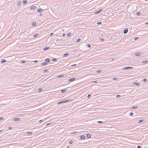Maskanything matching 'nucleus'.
I'll use <instances>...</instances> for the list:
<instances>
[{"label":"nucleus","mask_w":148,"mask_h":148,"mask_svg":"<svg viewBox=\"0 0 148 148\" xmlns=\"http://www.w3.org/2000/svg\"><path fill=\"white\" fill-rule=\"evenodd\" d=\"M80 40H81V39L80 38H78L77 40V42H79L80 41Z\"/></svg>","instance_id":"c9c22d12"},{"label":"nucleus","mask_w":148,"mask_h":148,"mask_svg":"<svg viewBox=\"0 0 148 148\" xmlns=\"http://www.w3.org/2000/svg\"><path fill=\"white\" fill-rule=\"evenodd\" d=\"M57 58H53L52 60L53 61H56L57 60Z\"/></svg>","instance_id":"cd10ccee"},{"label":"nucleus","mask_w":148,"mask_h":148,"mask_svg":"<svg viewBox=\"0 0 148 148\" xmlns=\"http://www.w3.org/2000/svg\"><path fill=\"white\" fill-rule=\"evenodd\" d=\"M76 79V78L75 77L71 78L69 79V81L70 82H72L74 81Z\"/></svg>","instance_id":"20e7f679"},{"label":"nucleus","mask_w":148,"mask_h":148,"mask_svg":"<svg viewBox=\"0 0 148 148\" xmlns=\"http://www.w3.org/2000/svg\"><path fill=\"white\" fill-rule=\"evenodd\" d=\"M5 62H6V61L5 59H3V60H2L1 62L2 63H4Z\"/></svg>","instance_id":"6ab92c4d"},{"label":"nucleus","mask_w":148,"mask_h":148,"mask_svg":"<svg viewBox=\"0 0 148 148\" xmlns=\"http://www.w3.org/2000/svg\"><path fill=\"white\" fill-rule=\"evenodd\" d=\"M73 142L72 140H70L69 142V143L70 144H71L73 143Z\"/></svg>","instance_id":"a19ab883"},{"label":"nucleus","mask_w":148,"mask_h":148,"mask_svg":"<svg viewBox=\"0 0 148 148\" xmlns=\"http://www.w3.org/2000/svg\"><path fill=\"white\" fill-rule=\"evenodd\" d=\"M48 71V70L47 69H45V70L44 71V72H47Z\"/></svg>","instance_id":"a18cd8bd"},{"label":"nucleus","mask_w":148,"mask_h":148,"mask_svg":"<svg viewBox=\"0 0 148 148\" xmlns=\"http://www.w3.org/2000/svg\"><path fill=\"white\" fill-rule=\"evenodd\" d=\"M134 54L136 56H140L141 55V53L140 52H136Z\"/></svg>","instance_id":"7ed1b4c3"},{"label":"nucleus","mask_w":148,"mask_h":148,"mask_svg":"<svg viewBox=\"0 0 148 148\" xmlns=\"http://www.w3.org/2000/svg\"><path fill=\"white\" fill-rule=\"evenodd\" d=\"M47 64V63L46 62H44L42 63L41 64V66H45Z\"/></svg>","instance_id":"f8f14e48"},{"label":"nucleus","mask_w":148,"mask_h":148,"mask_svg":"<svg viewBox=\"0 0 148 148\" xmlns=\"http://www.w3.org/2000/svg\"><path fill=\"white\" fill-rule=\"evenodd\" d=\"M49 48H50L49 47H45L44 49L43 50H48Z\"/></svg>","instance_id":"dca6fc26"},{"label":"nucleus","mask_w":148,"mask_h":148,"mask_svg":"<svg viewBox=\"0 0 148 148\" xmlns=\"http://www.w3.org/2000/svg\"><path fill=\"white\" fill-rule=\"evenodd\" d=\"M128 29L127 28L125 29L123 31V33L124 34H126L128 32Z\"/></svg>","instance_id":"0eeeda50"},{"label":"nucleus","mask_w":148,"mask_h":148,"mask_svg":"<svg viewBox=\"0 0 148 148\" xmlns=\"http://www.w3.org/2000/svg\"><path fill=\"white\" fill-rule=\"evenodd\" d=\"M145 23L146 24L148 25V22H146Z\"/></svg>","instance_id":"052dcab7"},{"label":"nucleus","mask_w":148,"mask_h":148,"mask_svg":"<svg viewBox=\"0 0 148 148\" xmlns=\"http://www.w3.org/2000/svg\"><path fill=\"white\" fill-rule=\"evenodd\" d=\"M4 119V118L2 117H0V121H1L3 120Z\"/></svg>","instance_id":"ea45409f"},{"label":"nucleus","mask_w":148,"mask_h":148,"mask_svg":"<svg viewBox=\"0 0 148 148\" xmlns=\"http://www.w3.org/2000/svg\"><path fill=\"white\" fill-rule=\"evenodd\" d=\"M86 45L88 48H90L91 47V45L89 44H87Z\"/></svg>","instance_id":"a878e982"},{"label":"nucleus","mask_w":148,"mask_h":148,"mask_svg":"<svg viewBox=\"0 0 148 148\" xmlns=\"http://www.w3.org/2000/svg\"><path fill=\"white\" fill-rule=\"evenodd\" d=\"M133 67H132L126 66V67H124V68L123 69L127 70V69H133Z\"/></svg>","instance_id":"f03ea898"},{"label":"nucleus","mask_w":148,"mask_h":148,"mask_svg":"<svg viewBox=\"0 0 148 148\" xmlns=\"http://www.w3.org/2000/svg\"><path fill=\"white\" fill-rule=\"evenodd\" d=\"M91 96V95L90 94H89L88 95V96H87V98H88V99H89L90 97Z\"/></svg>","instance_id":"72a5a7b5"},{"label":"nucleus","mask_w":148,"mask_h":148,"mask_svg":"<svg viewBox=\"0 0 148 148\" xmlns=\"http://www.w3.org/2000/svg\"><path fill=\"white\" fill-rule=\"evenodd\" d=\"M97 24L99 25L101 24L102 23L101 22H97Z\"/></svg>","instance_id":"473e14b6"},{"label":"nucleus","mask_w":148,"mask_h":148,"mask_svg":"<svg viewBox=\"0 0 148 148\" xmlns=\"http://www.w3.org/2000/svg\"><path fill=\"white\" fill-rule=\"evenodd\" d=\"M97 82L96 81V82Z\"/></svg>","instance_id":"0e129e2a"},{"label":"nucleus","mask_w":148,"mask_h":148,"mask_svg":"<svg viewBox=\"0 0 148 148\" xmlns=\"http://www.w3.org/2000/svg\"><path fill=\"white\" fill-rule=\"evenodd\" d=\"M130 114L131 116H133V115L134 114L132 112H130Z\"/></svg>","instance_id":"e433bc0d"},{"label":"nucleus","mask_w":148,"mask_h":148,"mask_svg":"<svg viewBox=\"0 0 148 148\" xmlns=\"http://www.w3.org/2000/svg\"><path fill=\"white\" fill-rule=\"evenodd\" d=\"M102 71L101 70H97L96 71L97 73H101Z\"/></svg>","instance_id":"c85d7f7f"},{"label":"nucleus","mask_w":148,"mask_h":148,"mask_svg":"<svg viewBox=\"0 0 148 148\" xmlns=\"http://www.w3.org/2000/svg\"><path fill=\"white\" fill-rule=\"evenodd\" d=\"M69 54L68 53H66L63 56H64V57H65L66 56H68Z\"/></svg>","instance_id":"412c9836"},{"label":"nucleus","mask_w":148,"mask_h":148,"mask_svg":"<svg viewBox=\"0 0 148 148\" xmlns=\"http://www.w3.org/2000/svg\"><path fill=\"white\" fill-rule=\"evenodd\" d=\"M145 0V1H148V0Z\"/></svg>","instance_id":"69168bd1"},{"label":"nucleus","mask_w":148,"mask_h":148,"mask_svg":"<svg viewBox=\"0 0 148 148\" xmlns=\"http://www.w3.org/2000/svg\"><path fill=\"white\" fill-rule=\"evenodd\" d=\"M138 108L137 106H133L132 107V108Z\"/></svg>","instance_id":"393cba45"},{"label":"nucleus","mask_w":148,"mask_h":148,"mask_svg":"<svg viewBox=\"0 0 148 148\" xmlns=\"http://www.w3.org/2000/svg\"><path fill=\"white\" fill-rule=\"evenodd\" d=\"M42 9H40V8H39V9H38L37 10V11L38 12H42Z\"/></svg>","instance_id":"ddd939ff"},{"label":"nucleus","mask_w":148,"mask_h":148,"mask_svg":"<svg viewBox=\"0 0 148 148\" xmlns=\"http://www.w3.org/2000/svg\"><path fill=\"white\" fill-rule=\"evenodd\" d=\"M36 8V6H32L31 8V9H35Z\"/></svg>","instance_id":"a211bd4d"},{"label":"nucleus","mask_w":148,"mask_h":148,"mask_svg":"<svg viewBox=\"0 0 148 148\" xmlns=\"http://www.w3.org/2000/svg\"><path fill=\"white\" fill-rule=\"evenodd\" d=\"M140 14H141L140 13V12H138L136 13V14L138 16H139L140 15Z\"/></svg>","instance_id":"c756f323"},{"label":"nucleus","mask_w":148,"mask_h":148,"mask_svg":"<svg viewBox=\"0 0 148 148\" xmlns=\"http://www.w3.org/2000/svg\"><path fill=\"white\" fill-rule=\"evenodd\" d=\"M71 66H77V64H72V65H71Z\"/></svg>","instance_id":"c03bdc74"},{"label":"nucleus","mask_w":148,"mask_h":148,"mask_svg":"<svg viewBox=\"0 0 148 148\" xmlns=\"http://www.w3.org/2000/svg\"><path fill=\"white\" fill-rule=\"evenodd\" d=\"M21 62L22 63H25V61L24 60H22Z\"/></svg>","instance_id":"37998d69"},{"label":"nucleus","mask_w":148,"mask_h":148,"mask_svg":"<svg viewBox=\"0 0 148 148\" xmlns=\"http://www.w3.org/2000/svg\"><path fill=\"white\" fill-rule=\"evenodd\" d=\"M27 2V0H24L23 1V3L24 4H25Z\"/></svg>","instance_id":"5701e85b"},{"label":"nucleus","mask_w":148,"mask_h":148,"mask_svg":"<svg viewBox=\"0 0 148 148\" xmlns=\"http://www.w3.org/2000/svg\"><path fill=\"white\" fill-rule=\"evenodd\" d=\"M100 40H101L102 41H104V40L103 38H101Z\"/></svg>","instance_id":"09e8293b"},{"label":"nucleus","mask_w":148,"mask_h":148,"mask_svg":"<svg viewBox=\"0 0 148 148\" xmlns=\"http://www.w3.org/2000/svg\"><path fill=\"white\" fill-rule=\"evenodd\" d=\"M32 134V132H27V134Z\"/></svg>","instance_id":"2f4dec72"},{"label":"nucleus","mask_w":148,"mask_h":148,"mask_svg":"<svg viewBox=\"0 0 148 148\" xmlns=\"http://www.w3.org/2000/svg\"><path fill=\"white\" fill-rule=\"evenodd\" d=\"M43 121V120H40L39 121V122L40 123H41Z\"/></svg>","instance_id":"603ef678"},{"label":"nucleus","mask_w":148,"mask_h":148,"mask_svg":"<svg viewBox=\"0 0 148 148\" xmlns=\"http://www.w3.org/2000/svg\"><path fill=\"white\" fill-rule=\"evenodd\" d=\"M65 34H62V36H65Z\"/></svg>","instance_id":"13d9d810"},{"label":"nucleus","mask_w":148,"mask_h":148,"mask_svg":"<svg viewBox=\"0 0 148 148\" xmlns=\"http://www.w3.org/2000/svg\"><path fill=\"white\" fill-rule=\"evenodd\" d=\"M40 16H42V13H40Z\"/></svg>","instance_id":"bf43d9fd"},{"label":"nucleus","mask_w":148,"mask_h":148,"mask_svg":"<svg viewBox=\"0 0 148 148\" xmlns=\"http://www.w3.org/2000/svg\"><path fill=\"white\" fill-rule=\"evenodd\" d=\"M85 136L84 135H81L80 136V138L82 139H84L85 138Z\"/></svg>","instance_id":"1a4fd4ad"},{"label":"nucleus","mask_w":148,"mask_h":148,"mask_svg":"<svg viewBox=\"0 0 148 148\" xmlns=\"http://www.w3.org/2000/svg\"><path fill=\"white\" fill-rule=\"evenodd\" d=\"M51 124V123H49L47 124V126L49 125H50Z\"/></svg>","instance_id":"6e6d98bb"},{"label":"nucleus","mask_w":148,"mask_h":148,"mask_svg":"<svg viewBox=\"0 0 148 148\" xmlns=\"http://www.w3.org/2000/svg\"><path fill=\"white\" fill-rule=\"evenodd\" d=\"M13 121H19L20 120V118H15L14 119H13Z\"/></svg>","instance_id":"423d86ee"},{"label":"nucleus","mask_w":148,"mask_h":148,"mask_svg":"<svg viewBox=\"0 0 148 148\" xmlns=\"http://www.w3.org/2000/svg\"><path fill=\"white\" fill-rule=\"evenodd\" d=\"M138 37H136V38H135L134 39L135 40H136L138 39Z\"/></svg>","instance_id":"864d4df0"},{"label":"nucleus","mask_w":148,"mask_h":148,"mask_svg":"<svg viewBox=\"0 0 148 148\" xmlns=\"http://www.w3.org/2000/svg\"><path fill=\"white\" fill-rule=\"evenodd\" d=\"M8 129L9 130H11V129H12V127H10V126L9 127H8Z\"/></svg>","instance_id":"49530a36"},{"label":"nucleus","mask_w":148,"mask_h":148,"mask_svg":"<svg viewBox=\"0 0 148 148\" xmlns=\"http://www.w3.org/2000/svg\"><path fill=\"white\" fill-rule=\"evenodd\" d=\"M45 61L46 62L48 63L50 61V59L49 58H47L45 60Z\"/></svg>","instance_id":"6e6552de"},{"label":"nucleus","mask_w":148,"mask_h":148,"mask_svg":"<svg viewBox=\"0 0 148 148\" xmlns=\"http://www.w3.org/2000/svg\"><path fill=\"white\" fill-rule=\"evenodd\" d=\"M134 84L138 86H139L140 85V83H138V82H135L134 83Z\"/></svg>","instance_id":"4468645a"},{"label":"nucleus","mask_w":148,"mask_h":148,"mask_svg":"<svg viewBox=\"0 0 148 148\" xmlns=\"http://www.w3.org/2000/svg\"><path fill=\"white\" fill-rule=\"evenodd\" d=\"M67 89H62V90H61V92L62 93H64V92H65V91H67Z\"/></svg>","instance_id":"2eb2a0df"},{"label":"nucleus","mask_w":148,"mask_h":148,"mask_svg":"<svg viewBox=\"0 0 148 148\" xmlns=\"http://www.w3.org/2000/svg\"><path fill=\"white\" fill-rule=\"evenodd\" d=\"M118 79V78L116 77H114L113 78V79L114 80H116Z\"/></svg>","instance_id":"58836bf2"},{"label":"nucleus","mask_w":148,"mask_h":148,"mask_svg":"<svg viewBox=\"0 0 148 148\" xmlns=\"http://www.w3.org/2000/svg\"><path fill=\"white\" fill-rule=\"evenodd\" d=\"M120 95H116V97H120Z\"/></svg>","instance_id":"de8ad7c7"},{"label":"nucleus","mask_w":148,"mask_h":148,"mask_svg":"<svg viewBox=\"0 0 148 148\" xmlns=\"http://www.w3.org/2000/svg\"><path fill=\"white\" fill-rule=\"evenodd\" d=\"M144 121L143 120H139L138 121V123H140L142 122V121Z\"/></svg>","instance_id":"4c0bfd02"},{"label":"nucleus","mask_w":148,"mask_h":148,"mask_svg":"<svg viewBox=\"0 0 148 148\" xmlns=\"http://www.w3.org/2000/svg\"><path fill=\"white\" fill-rule=\"evenodd\" d=\"M137 148H141V147L140 146L138 145L137 147Z\"/></svg>","instance_id":"8fccbe9b"},{"label":"nucleus","mask_w":148,"mask_h":148,"mask_svg":"<svg viewBox=\"0 0 148 148\" xmlns=\"http://www.w3.org/2000/svg\"><path fill=\"white\" fill-rule=\"evenodd\" d=\"M21 4V2L20 1H19L17 2V5L18 6H19Z\"/></svg>","instance_id":"f3484780"},{"label":"nucleus","mask_w":148,"mask_h":148,"mask_svg":"<svg viewBox=\"0 0 148 148\" xmlns=\"http://www.w3.org/2000/svg\"><path fill=\"white\" fill-rule=\"evenodd\" d=\"M73 99H70V100H64L62 101H60L58 103V104H60L62 103H64L68 102H70L72 101H73Z\"/></svg>","instance_id":"f257e3e1"},{"label":"nucleus","mask_w":148,"mask_h":148,"mask_svg":"<svg viewBox=\"0 0 148 148\" xmlns=\"http://www.w3.org/2000/svg\"><path fill=\"white\" fill-rule=\"evenodd\" d=\"M32 25L34 26H36V23L35 22H33Z\"/></svg>","instance_id":"bb28decb"},{"label":"nucleus","mask_w":148,"mask_h":148,"mask_svg":"<svg viewBox=\"0 0 148 148\" xmlns=\"http://www.w3.org/2000/svg\"><path fill=\"white\" fill-rule=\"evenodd\" d=\"M86 136L87 138H90L91 137V135L89 134H86Z\"/></svg>","instance_id":"9d476101"},{"label":"nucleus","mask_w":148,"mask_h":148,"mask_svg":"<svg viewBox=\"0 0 148 148\" xmlns=\"http://www.w3.org/2000/svg\"><path fill=\"white\" fill-rule=\"evenodd\" d=\"M97 122L99 123H103V122L102 121H98Z\"/></svg>","instance_id":"79ce46f5"},{"label":"nucleus","mask_w":148,"mask_h":148,"mask_svg":"<svg viewBox=\"0 0 148 148\" xmlns=\"http://www.w3.org/2000/svg\"><path fill=\"white\" fill-rule=\"evenodd\" d=\"M77 132H72L71 133V134H74V133H77Z\"/></svg>","instance_id":"5fc2aeb1"},{"label":"nucleus","mask_w":148,"mask_h":148,"mask_svg":"<svg viewBox=\"0 0 148 148\" xmlns=\"http://www.w3.org/2000/svg\"><path fill=\"white\" fill-rule=\"evenodd\" d=\"M38 35V33H37V34H34L33 36L34 37H37Z\"/></svg>","instance_id":"aec40b11"},{"label":"nucleus","mask_w":148,"mask_h":148,"mask_svg":"<svg viewBox=\"0 0 148 148\" xmlns=\"http://www.w3.org/2000/svg\"><path fill=\"white\" fill-rule=\"evenodd\" d=\"M142 62H142L143 63H147L148 62V61L145 60V61H143Z\"/></svg>","instance_id":"4be33fe9"},{"label":"nucleus","mask_w":148,"mask_h":148,"mask_svg":"<svg viewBox=\"0 0 148 148\" xmlns=\"http://www.w3.org/2000/svg\"><path fill=\"white\" fill-rule=\"evenodd\" d=\"M64 76V75H58L57 76V77L58 78H61V77H63Z\"/></svg>","instance_id":"9b49d317"},{"label":"nucleus","mask_w":148,"mask_h":148,"mask_svg":"<svg viewBox=\"0 0 148 148\" xmlns=\"http://www.w3.org/2000/svg\"><path fill=\"white\" fill-rule=\"evenodd\" d=\"M67 148H69V147L68 146H67Z\"/></svg>","instance_id":"e2e57ef3"},{"label":"nucleus","mask_w":148,"mask_h":148,"mask_svg":"<svg viewBox=\"0 0 148 148\" xmlns=\"http://www.w3.org/2000/svg\"><path fill=\"white\" fill-rule=\"evenodd\" d=\"M42 90V88H39L38 89V92H40Z\"/></svg>","instance_id":"b1692460"},{"label":"nucleus","mask_w":148,"mask_h":148,"mask_svg":"<svg viewBox=\"0 0 148 148\" xmlns=\"http://www.w3.org/2000/svg\"><path fill=\"white\" fill-rule=\"evenodd\" d=\"M33 62H34L36 63V62H38V61L37 60H35V61H33Z\"/></svg>","instance_id":"4d7b16f0"},{"label":"nucleus","mask_w":148,"mask_h":148,"mask_svg":"<svg viewBox=\"0 0 148 148\" xmlns=\"http://www.w3.org/2000/svg\"><path fill=\"white\" fill-rule=\"evenodd\" d=\"M71 33H69L67 34V36H71Z\"/></svg>","instance_id":"f704fd0d"},{"label":"nucleus","mask_w":148,"mask_h":148,"mask_svg":"<svg viewBox=\"0 0 148 148\" xmlns=\"http://www.w3.org/2000/svg\"><path fill=\"white\" fill-rule=\"evenodd\" d=\"M147 79L146 78H144L143 79V81L145 83H146L147 81Z\"/></svg>","instance_id":"7c9ffc66"},{"label":"nucleus","mask_w":148,"mask_h":148,"mask_svg":"<svg viewBox=\"0 0 148 148\" xmlns=\"http://www.w3.org/2000/svg\"><path fill=\"white\" fill-rule=\"evenodd\" d=\"M53 34V33H50V34H49V35H50V36H52V35Z\"/></svg>","instance_id":"3c124183"},{"label":"nucleus","mask_w":148,"mask_h":148,"mask_svg":"<svg viewBox=\"0 0 148 148\" xmlns=\"http://www.w3.org/2000/svg\"><path fill=\"white\" fill-rule=\"evenodd\" d=\"M102 9H100L99 10L97 11L95 13V14H97L99 13L102 11Z\"/></svg>","instance_id":"39448f33"},{"label":"nucleus","mask_w":148,"mask_h":148,"mask_svg":"<svg viewBox=\"0 0 148 148\" xmlns=\"http://www.w3.org/2000/svg\"><path fill=\"white\" fill-rule=\"evenodd\" d=\"M3 131V130H0V132H2Z\"/></svg>","instance_id":"680f3d73"}]
</instances>
